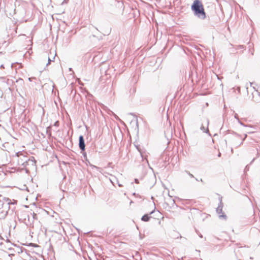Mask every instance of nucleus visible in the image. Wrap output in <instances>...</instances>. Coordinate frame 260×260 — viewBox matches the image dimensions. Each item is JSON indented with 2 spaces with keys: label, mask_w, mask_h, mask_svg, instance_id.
Masks as SVG:
<instances>
[{
  "label": "nucleus",
  "mask_w": 260,
  "mask_h": 260,
  "mask_svg": "<svg viewBox=\"0 0 260 260\" xmlns=\"http://www.w3.org/2000/svg\"><path fill=\"white\" fill-rule=\"evenodd\" d=\"M2 206V204L1 203V204H0V206Z\"/></svg>",
  "instance_id": "9d476101"
},
{
  "label": "nucleus",
  "mask_w": 260,
  "mask_h": 260,
  "mask_svg": "<svg viewBox=\"0 0 260 260\" xmlns=\"http://www.w3.org/2000/svg\"><path fill=\"white\" fill-rule=\"evenodd\" d=\"M209 153H210V155L213 157H214L216 155L217 156V157H220L221 155V153L219 150L216 149L214 146H213L211 151H210Z\"/></svg>",
  "instance_id": "f03ea898"
},
{
  "label": "nucleus",
  "mask_w": 260,
  "mask_h": 260,
  "mask_svg": "<svg viewBox=\"0 0 260 260\" xmlns=\"http://www.w3.org/2000/svg\"><path fill=\"white\" fill-rule=\"evenodd\" d=\"M15 250L13 248H8L7 253L9 256H15Z\"/></svg>",
  "instance_id": "20e7f679"
},
{
  "label": "nucleus",
  "mask_w": 260,
  "mask_h": 260,
  "mask_svg": "<svg viewBox=\"0 0 260 260\" xmlns=\"http://www.w3.org/2000/svg\"><path fill=\"white\" fill-rule=\"evenodd\" d=\"M191 9L194 12L195 15L202 19L206 18V13L205 12L204 6L200 0L194 1L192 6Z\"/></svg>",
  "instance_id": "f257e3e1"
},
{
  "label": "nucleus",
  "mask_w": 260,
  "mask_h": 260,
  "mask_svg": "<svg viewBox=\"0 0 260 260\" xmlns=\"http://www.w3.org/2000/svg\"><path fill=\"white\" fill-rule=\"evenodd\" d=\"M6 215V213L3 210L0 209V219L4 218Z\"/></svg>",
  "instance_id": "39448f33"
},
{
  "label": "nucleus",
  "mask_w": 260,
  "mask_h": 260,
  "mask_svg": "<svg viewBox=\"0 0 260 260\" xmlns=\"http://www.w3.org/2000/svg\"><path fill=\"white\" fill-rule=\"evenodd\" d=\"M19 68H22V66L21 65V64H20Z\"/></svg>",
  "instance_id": "1a4fd4ad"
},
{
  "label": "nucleus",
  "mask_w": 260,
  "mask_h": 260,
  "mask_svg": "<svg viewBox=\"0 0 260 260\" xmlns=\"http://www.w3.org/2000/svg\"><path fill=\"white\" fill-rule=\"evenodd\" d=\"M149 219L150 217L148 216V214H145L142 217V220L144 221H148L149 220Z\"/></svg>",
  "instance_id": "423d86ee"
},
{
  "label": "nucleus",
  "mask_w": 260,
  "mask_h": 260,
  "mask_svg": "<svg viewBox=\"0 0 260 260\" xmlns=\"http://www.w3.org/2000/svg\"><path fill=\"white\" fill-rule=\"evenodd\" d=\"M79 147L83 151L85 150V145L84 143V138L82 136H80L79 137Z\"/></svg>",
  "instance_id": "7ed1b4c3"
},
{
  "label": "nucleus",
  "mask_w": 260,
  "mask_h": 260,
  "mask_svg": "<svg viewBox=\"0 0 260 260\" xmlns=\"http://www.w3.org/2000/svg\"><path fill=\"white\" fill-rule=\"evenodd\" d=\"M135 182L136 183H139V181H138V179H135Z\"/></svg>",
  "instance_id": "6e6552de"
},
{
  "label": "nucleus",
  "mask_w": 260,
  "mask_h": 260,
  "mask_svg": "<svg viewBox=\"0 0 260 260\" xmlns=\"http://www.w3.org/2000/svg\"><path fill=\"white\" fill-rule=\"evenodd\" d=\"M50 61H51V60H50V58H48V63H47V65H48V64H50Z\"/></svg>",
  "instance_id": "0eeeda50"
}]
</instances>
